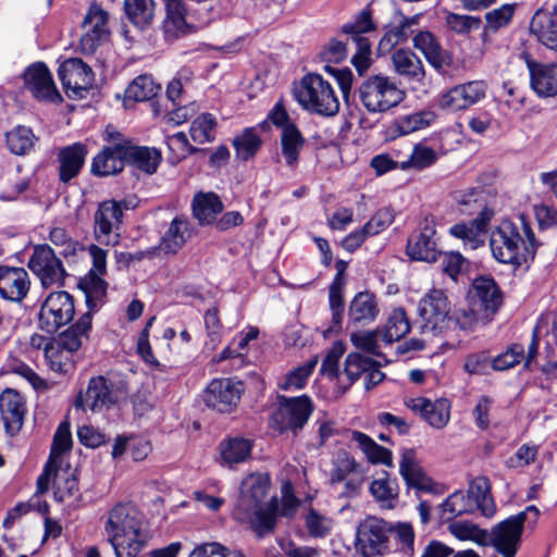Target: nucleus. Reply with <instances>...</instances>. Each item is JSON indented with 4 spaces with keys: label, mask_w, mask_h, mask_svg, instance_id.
<instances>
[{
    "label": "nucleus",
    "mask_w": 557,
    "mask_h": 557,
    "mask_svg": "<svg viewBox=\"0 0 557 557\" xmlns=\"http://www.w3.org/2000/svg\"><path fill=\"white\" fill-rule=\"evenodd\" d=\"M166 18L164 29L174 36L184 35L193 26L189 9L184 0H165Z\"/></svg>",
    "instance_id": "72a5a7b5"
},
{
    "label": "nucleus",
    "mask_w": 557,
    "mask_h": 557,
    "mask_svg": "<svg viewBox=\"0 0 557 557\" xmlns=\"http://www.w3.org/2000/svg\"><path fill=\"white\" fill-rule=\"evenodd\" d=\"M305 527L311 537L324 539L331 534L334 520L310 507L305 516Z\"/></svg>",
    "instance_id": "864d4df0"
},
{
    "label": "nucleus",
    "mask_w": 557,
    "mask_h": 557,
    "mask_svg": "<svg viewBox=\"0 0 557 557\" xmlns=\"http://www.w3.org/2000/svg\"><path fill=\"white\" fill-rule=\"evenodd\" d=\"M30 277L24 268L0 265V296L12 302H22L30 289Z\"/></svg>",
    "instance_id": "412c9836"
},
{
    "label": "nucleus",
    "mask_w": 557,
    "mask_h": 557,
    "mask_svg": "<svg viewBox=\"0 0 557 557\" xmlns=\"http://www.w3.org/2000/svg\"><path fill=\"white\" fill-rule=\"evenodd\" d=\"M25 413V399L17 391L7 388L0 394V416L8 434L14 435L21 430Z\"/></svg>",
    "instance_id": "393cba45"
},
{
    "label": "nucleus",
    "mask_w": 557,
    "mask_h": 557,
    "mask_svg": "<svg viewBox=\"0 0 557 557\" xmlns=\"http://www.w3.org/2000/svg\"><path fill=\"white\" fill-rule=\"evenodd\" d=\"M126 150L127 163H131L147 174H152L157 171L161 161V154L157 149L133 146L126 140Z\"/></svg>",
    "instance_id": "ea45409f"
},
{
    "label": "nucleus",
    "mask_w": 557,
    "mask_h": 557,
    "mask_svg": "<svg viewBox=\"0 0 557 557\" xmlns=\"http://www.w3.org/2000/svg\"><path fill=\"white\" fill-rule=\"evenodd\" d=\"M280 406L273 413L272 420L281 432L293 431L296 433L307 423L313 410L311 399L306 396L285 397L280 396Z\"/></svg>",
    "instance_id": "9b49d317"
},
{
    "label": "nucleus",
    "mask_w": 557,
    "mask_h": 557,
    "mask_svg": "<svg viewBox=\"0 0 557 557\" xmlns=\"http://www.w3.org/2000/svg\"><path fill=\"white\" fill-rule=\"evenodd\" d=\"M123 209H128L126 201L106 200L99 203L95 214V235L98 240L116 243L123 223Z\"/></svg>",
    "instance_id": "4468645a"
},
{
    "label": "nucleus",
    "mask_w": 557,
    "mask_h": 557,
    "mask_svg": "<svg viewBox=\"0 0 557 557\" xmlns=\"http://www.w3.org/2000/svg\"><path fill=\"white\" fill-rule=\"evenodd\" d=\"M103 274L88 272L79 280L78 286L85 293L88 306H91L106 295L107 283L101 277Z\"/></svg>",
    "instance_id": "052dcab7"
},
{
    "label": "nucleus",
    "mask_w": 557,
    "mask_h": 557,
    "mask_svg": "<svg viewBox=\"0 0 557 557\" xmlns=\"http://www.w3.org/2000/svg\"><path fill=\"white\" fill-rule=\"evenodd\" d=\"M159 89L160 86L153 82L151 76L140 75L128 85L125 96L135 101H147L153 98Z\"/></svg>",
    "instance_id": "4d7b16f0"
},
{
    "label": "nucleus",
    "mask_w": 557,
    "mask_h": 557,
    "mask_svg": "<svg viewBox=\"0 0 557 557\" xmlns=\"http://www.w3.org/2000/svg\"><path fill=\"white\" fill-rule=\"evenodd\" d=\"M451 306L444 290L433 288L419 302L422 329L434 334L449 330Z\"/></svg>",
    "instance_id": "6e6552de"
},
{
    "label": "nucleus",
    "mask_w": 557,
    "mask_h": 557,
    "mask_svg": "<svg viewBox=\"0 0 557 557\" xmlns=\"http://www.w3.org/2000/svg\"><path fill=\"white\" fill-rule=\"evenodd\" d=\"M351 441L359 446V448L364 453L370 462L382 463L387 467L393 466L392 451L376 444L367 434L359 431H354L351 433Z\"/></svg>",
    "instance_id": "37998d69"
},
{
    "label": "nucleus",
    "mask_w": 557,
    "mask_h": 557,
    "mask_svg": "<svg viewBox=\"0 0 557 557\" xmlns=\"http://www.w3.org/2000/svg\"><path fill=\"white\" fill-rule=\"evenodd\" d=\"M519 225L503 221L491 234L493 257L502 263L521 265L533 258L539 247L535 235L524 214L519 215Z\"/></svg>",
    "instance_id": "f03ea898"
},
{
    "label": "nucleus",
    "mask_w": 557,
    "mask_h": 557,
    "mask_svg": "<svg viewBox=\"0 0 557 557\" xmlns=\"http://www.w3.org/2000/svg\"><path fill=\"white\" fill-rule=\"evenodd\" d=\"M360 471L363 469L354 458L347 454L338 455L330 474V483L332 486H336Z\"/></svg>",
    "instance_id": "680f3d73"
},
{
    "label": "nucleus",
    "mask_w": 557,
    "mask_h": 557,
    "mask_svg": "<svg viewBox=\"0 0 557 557\" xmlns=\"http://www.w3.org/2000/svg\"><path fill=\"white\" fill-rule=\"evenodd\" d=\"M108 139L112 144L102 148V150L94 158L91 172L98 176L114 175L125 166L126 163V140L122 138L119 132L106 129Z\"/></svg>",
    "instance_id": "ddd939ff"
},
{
    "label": "nucleus",
    "mask_w": 557,
    "mask_h": 557,
    "mask_svg": "<svg viewBox=\"0 0 557 557\" xmlns=\"http://www.w3.org/2000/svg\"><path fill=\"white\" fill-rule=\"evenodd\" d=\"M276 500L273 499L270 503L256 506L253 512H235V516L240 521L248 522L250 528L258 537H262L265 534L271 533L276 525Z\"/></svg>",
    "instance_id": "7c9ffc66"
},
{
    "label": "nucleus",
    "mask_w": 557,
    "mask_h": 557,
    "mask_svg": "<svg viewBox=\"0 0 557 557\" xmlns=\"http://www.w3.org/2000/svg\"><path fill=\"white\" fill-rule=\"evenodd\" d=\"M236 157L240 160H248L253 157L261 146V139L253 128H246L240 135L233 139Z\"/></svg>",
    "instance_id": "13d9d810"
},
{
    "label": "nucleus",
    "mask_w": 557,
    "mask_h": 557,
    "mask_svg": "<svg viewBox=\"0 0 557 557\" xmlns=\"http://www.w3.org/2000/svg\"><path fill=\"white\" fill-rule=\"evenodd\" d=\"M54 488V498L59 502H65L74 497L78 492V482L70 467L62 468V463L54 466L50 483Z\"/></svg>",
    "instance_id": "a19ab883"
},
{
    "label": "nucleus",
    "mask_w": 557,
    "mask_h": 557,
    "mask_svg": "<svg viewBox=\"0 0 557 557\" xmlns=\"http://www.w3.org/2000/svg\"><path fill=\"white\" fill-rule=\"evenodd\" d=\"M407 252L414 260L435 262L441 251L437 248L434 227L425 225L413 234L408 240Z\"/></svg>",
    "instance_id": "c85d7f7f"
},
{
    "label": "nucleus",
    "mask_w": 557,
    "mask_h": 557,
    "mask_svg": "<svg viewBox=\"0 0 557 557\" xmlns=\"http://www.w3.org/2000/svg\"><path fill=\"white\" fill-rule=\"evenodd\" d=\"M104 532L116 557H136L147 540L144 516L131 503H119L109 510Z\"/></svg>",
    "instance_id": "f257e3e1"
},
{
    "label": "nucleus",
    "mask_w": 557,
    "mask_h": 557,
    "mask_svg": "<svg viewBox=\"0 0 557 557\" xmlns=\"http://www.w3.org/2000/svg\"><path fill=\"white\" fill-rule=\"evenodd\" d=\"M399 473L408 490H414L419 498L422 493L441 495L443 488L422 468L416 451L404 448L400 455Z\"/></svg>",
    "instance_id": "9d476101"
},
{
    "label": "nucleus",
    "mask_w": 557,
    "mask_h": 557,
    "mask_svg": "<svg viewBox=\"0 0 557 557\" xmlns=\"http://www.w3.org/2000/svg\"><path fill=\"white\" fill-rule=\"evenodd\" d=\"M405 92L388 76L372 75L359 86V99L371 113H382L397 107Z\"/></svg>",
    "instance_id": "20e7f679"
},
{
    "label": "nucleus",
    "mask_w": 557,
    "mask_h": 557,
    "mask_svg": "<svg viewBox=\"0 0 557 557\" xmlns=\"http://www.w3.org/2000/svg\"><path fill=\"white\" fill-rule=\"evenodd\" d=\"M27 265L38 276L45 288L63 285L65 269L49 245H36Z\"/></svg>",
    "instance_id": "f8f14e48"
},
{
    "label": "nucleus",
    "mask_w": 557,
    "mask_h": 557,
    "mask_svg": "<svg viewBox=\"0 0 557 557\" xmlns=\"http://www.w3.org/2000/svg\"><path fill=\"white\" fill-rule=\"evenodd\" d=\"M109 14L98 4H91L83 21L85 33L81 38V51L84 54L94 53L107 40Z\"/></svg>",
    "instance_id": "2eb2a0df"
},
{
    "label": "nucleus",
    "mask_w": 557,
    "mask_h": 557,
    "mask_svg": "<svg viewBox=\"0 0 557 557\" xmlns=\"http://www.w3.org/2000/svg\"><path fill=\"white\" fill-rule=\"evenodd\" d=\"M371 367V358L364 357L359 352H350L346 357L344 374L348 380V386L356 382L367 369Z\"/></svg>",
    "instance_id": "338daca9"
},
{
    "label": "nucleus",
    "mask_w": 557,
    "mask_h": 557,
    "mask_svg": "<svg viewBox=\"0 0 557 557\" xmlns=\"http://www.w3.org/2000/svg\"><path fill=\"white\" fill-rule=\"evenodd\" d=\"M282 153L286 164L295 168L298 163L300 151L305 146V138L294 124L285 125L281 134Z\"/></svg>",
    "instance_id": "79ce46f5"
},
{
    "label": "nucleus",
    "mask_w": 557,
    "mask_h": 557,
    "mask_svg": "<svg viewBox=\"0 0 557 557\" xmlns=\"http://www.w3.org/2000/svg\"><path fill=\"white\" fill-rule=\"evenodd\" d=\"M530 33L546 48L557 51V3H545L530 21Z\"/></svg>",
    "instance_id": "f3484780"
},
{
    "label": "nucleus",
    "mask_w": 557,
    "mask_h": 557,
    "mask_svg": "<svg viewBox=\"0 0 557 557\" xmlns=\"http://www.w3.org/2000/svg\"><path fill=\"white\" fill-rule=\"evenodd\" d=\"M380 309L374 294L359 292L350 301L348 320L352 323H371L379 315Z\"/></svg>",
    "instance_id": "f704fd0d"
},
{
    "label": "nucleus",
    "mask_w": 557,
    "mask_h": 557,
    "mask_svg": "<svg viewBox=\"0 0 557 557\" xmlns=\"http://www.w3.org/2000/svg\"><path fill=\"white\" fill-rule=\"evenodd\" d=\"M472 496L478 509L485 517L494 516L496 506L491 494V483L486 476H479L474 479L467 492Z\"/></svg>",
    "instance_id": "c03bdc74"
},
{
    "label": "nucleus",
    "mask_w": 557,
    "mask_h": 557,
    "mask_svg": "<svg viewBox=\"0 0 557 557\" xmlns=\"http://www.w3.org/2000/svg\"><path fill=\"white\" fill-rule=\"evenodd\" d=\"M85 157L86 149L82 144H74L61 149L58 156L60 181L67 183L77 176L84 164Z\"/></svg>",
    "instance_id": "c9c22d12"
},
{
    "label": "nucleus",
    "mask_w": 557,
    "mask_h": 557,
    "mask_svg": "<svg viewBox=\"0 0 557 557\" xmlns=\"http://www.w3.org/2000/svg\"><path fill=\"white\" fill-rule=\"evenodd\" d=\"M35 139L34 133L26 126H16L8 132L5 136L10 151L18 156L28 153L34 147Z\"/></svg>",
    "instance_id": "3c124183"
},
{
    "label": "nucleus",
    "mask_w": 557,
    "mask_h": 557,
    "mask_svg": "<svg viewBox=\"0 0 557 557\" xmlns=\"http://www.w3.org/2000/svg\"><path fill=\"white\" fill-rule=\"evenodd\" d=\"M223 210V203L214 193H199L193 200V213L199 224H211Z\"/></svg>",
    "instance_id": "58836bf2"
},
{
    "label": "nucleus",
    "mask_w": 557,
    "mask_h": 557,
    "mask_svg": "<svg viewBox=\"0 0 557 557\" xmlns=\"http://www.w3.org/2000/svg\"><path fill=\"white\" fill-rule=\"evenodd\" d=\"M435 119L432 111H418L408 115L399 116L395 123V129L400 135H407L428 127Z\"/></svg>",
    "instance_id": "603ef678"
},
{
    "label": "nucleus",
    "mask_w": 557,
    "mask_h": 557,
    "mask_svg": "<svg viewBox=\"0 0 557 557\" xmlns=\"http://www.w3.org/2000/svg\"><path fill=\"white\" fill-rule=\"evenodd\" d=\"M413 47L420 50L429 64L438 73H445L451 65V55L444 50L435 36L428 32H419L412 39Z\"/></svg>",
    "instance_id": "cd10ccee"
},
{
    "label": "nucleus",
    "mask_w": 557,
    "mask_h": 557,
    "mask_svg": "<svg viewBox=\"0 0 557 557\" xmlns=\"http://www.w3.org/2000/svg\"><path fill=\"white\" fill-rule=\"evenodd\" d=\"M389 525L377 518L366 519L357 530L356 549L362 557H382L389 549Z\"/></svg>",
    "instance_id": "1a4fd4ad"
},
{
    "label": "nucleus",
    "mask_w": 557,
    "mask_h": 557,
    "mask_svg": "<svg viewBox=\"0 0 557 557\" xmlns=\"http://www.w3.org/2000/svg\"><path fill=\"white\" fill-rule=\"evenodd\" d=\"M391 63L394 72L408 83L423 85L426 72L422 60L408 48L392 52Z\"/></svg>",
    "instance_id": "a878e982"
},
{
    "label": "nucleus",
    "mask_w": 557,
    "mask_h": 557,
    "mask_svg": "<svg viewBox=\"0 0 557 557\" xmlns=\"http://www.w3.org/2000/svg\"><path fill=\"white\" fill-rule=\"evenodd\" d=\"M318 360V356H314L306 364L289 372L286 375L284 383L281 385V388L286 391L302 388L315 368Z\"/></svg>",
    "instance_id": "69168bd1"
},
{
    "label": "nucleus",
    "mask_w": 557,
    "mask_h": 557,
    "mask_svg": "<svg viewBox=\"0 0 557 557\" xmlns=\"http://www.w3.org/2000/svg\"><path fill=\"white\" fill-rule=\"evenodd\" d=\"M410 331V323L403 308L394 309L385 324L381 329L382 343L391 345L405 337Z\"/></svg>",
    "instance_id": "a18cd8bd"
},
{
    "label": "nucleus",
    "mask_w": 557,
    "mask_h": 557,
    "mask_svg": "<svg viewBox=\"0 0 557 557\" xmlns=\"http://www.w3.org/2000/svg\"><path fill=\"white\" fill-rule=\"evenodd\" d=\"M417 24V17H401L398 25L388 28L379 42V51L386 54L393 49L405 42L409 37V28Z\"/></svg>",
    "instance_id": "49530a36"
},
{
    "label": "nucleus",
    "mask_w": 557,
    "mask_h": 557,
    "mask_svg": "<svg viewBox=\"0 0 557 557\" xmlns=\"http://www.w3.org/2000/svg\"><path fill=\"white\" fill-rule=\"evenodd\" d=\"M215 120L209 113L197 116L190 125V137L197 144L210 143L214 139Z\"/></svg>",
    "instance_id": "e2e57ef3"
},
{
    "label": "nucleus",
    "mask_w": 557,
    "mask_h": 557,
    "mask_svg": "<svg viewBox=\"0 0 557 557\" xmlns=\"http://www.w3.org/2000/svg\"><path fill=\"white\" fill-rule=\"evenodd\" d=\"M188 557H246L238 552H230L225 546L216 543H203L197 545Z\"/></svg>",
    "instance_id": "774afa93"
},
{
    "label": "nucleus",
    "mask_w": 557,
    "mask_h": 557,
    "mask_svg": "<svg viewBox=\"0 0 557 557\" xmlns=\"http://www.w3.org/2000/svg\"><path fill=\"white\" fill-rule=\"evenodd\" d=\"M350 341L356 348L379 356L382 342L381 329L355 332L350 335Z\"/></svg>",
    "instance_id": "0e129e2a"
},
{
    "label": "nucleus",
    "mask_w": 557,
    "mask_h": 557,
    "mask_svg": "<svg viewBox=\"0 0 557 557\" xmlns=\"http://www.w3.org/2000/svg\"><path fill=\"white\" fill-rule=\"evenodd\" d=\"M296 99L307 111L322 116H333L339 110V101L331 84L319 74H308L296 89Z\"/></svg>",
    "instance_id": "7ed1b4c3"
},
{
    "label": "nucleus",
    "mask_w": 557,
    "mask_h": 557,
    "mask_svg": "<svg viewBox=\"0 0 557 557\" xmlns=\"http://www.w3.org/2000/svg\"><path fill=\"white\" fill-rule=\"evenodd\" d=\"M240 393L242 383L231 379H216L208 385L203 400L208 407L220 412H227L237 405Z\"/></svg>",
    "instance_id": "a211bd4d"
},
{
    "label": "nucleus",
    "mask_w": 557,
    "mask_h": 557,
    "mask_svg": "<svg viewBox=\"0 0 557 557\" xmlns=\"http://www.w3.org/2000/svg\"><path fill=\"white\" fill-rule=\"evenodd\" d=\"M221 458L228 466L246 461L250 454L252 444L242 437H233L221 443Z\"/></svg>",
    "instance_id": "8fccbe9b"
},
{
    "label": "nucleus",
    "mask_w": 557,
    "mask_h": 557,
    "mask_svg": "<svg viewBox=\"0 0 557 557\" xmlns=\"http://www.w3.org/2000/svg\"><path fill=\"white\" fill-rule=\"evenodd\" d=\"M405 405L416 414L424 419L432 428L443 429L450 419V403L445 398L434 401L424 398H409Z\"/></svg>",
    "instance_id": "5701e85b"
},
{
    "label": "nucleus",
    "mask_w": 557,
    "mask_h": 557,
    "mask_svg": "<svg viewBox=\"0 0 557 557\" xmlns=\"http://www.w3.org/2000/svg\"><path fill=\"white\" fill-rule=\"evenodd\" d=\"M124 11L131 23L144 29L153 20L154 2L153 0H124Z\"/></svg>",
    "instance_id": "de8ad7c7"
},
{
    "label": "nucleus",
    "mask_w": 557,
    "mask_h": 557,
    "mask_svg": "<svg viewBox=\"0 0 557 557\" xmlns=\"http://www.w3.org/2000/svg\"><path fill=\"white\" fill-rule=\"evenodd\" d=\"M369 491L382 508H395L399 496V485L396 479L389 478L387 472H383L381 478L374 479L370 483Z\"/></svg>",
    "instance_id": "4c0bfd02"
},
{
    "label": "nucleus",
    "mask_w": 557,
    "mask_h": 557,
    "mask_svg": "<svg viewBox=\"0 0 557 557\" xmlns=\"http://www.w3.org/2000/svg\"><path fill=\"white\" fill-rule=\"evenodd\" d=\"M374 29L375 24L368 9L362 10L352 22L343 26V32L349 36L348 38H350V44L354 46L355 50L351 62L360 74L370 66L371 62V44L362 34Z\"/></svg>",
    "instance_id": "0eeeda50"
},
{
    "label": "nucleus",
    "mask_w": 557,
    "mask_h": 557,
    "mask_svg": "<svg viewBox=\"0 0 557 557\" xmlns=\"http://www.w3.org/2000/svg\"><path fill=\"white\" fill-rule=\"evenodd\" d=\"M483 218H474L469 222H461L449 228V234L462 240L465 247L474 250L484 245L487 232L488 214Z\"/></svg>",
    "instance_id": "2f4dec72"
},
{
    "label": "nucleus",
    "mask_w": 557,
    "mask_h": 557,
    "mask_svg": "<svg viewBox=\"0 0 557 557\" xmlns=\"http://www.w3.org/2000/svg\"><path fill=\"white\" fill-rule=\"evenodd\" d=\"M270 488L268 474L252 473L244 479L240 495L236 504L235 512H253L256 506L265 505L263 502Z\"/></svg>",
    "instance_id": "aec40b11"
},
{
    "label": "nucleus",
    "mask_w": 557,
    "mask_h": 557,
    "mask_svg": "<svg viewBox=\"0 0 557 557\" xmlns=\"http://www.w3.org/2000/svg\"><path fill=\"white\" fill-rule=\"evenodd\" d=\"M441 507L444 515L448 513V516L445 517L446 519L472 512L475 508L478 509L472 496L462 491L453 493Z\"/></svg>",
    "instance_id": "6e6d98bb"
},
{
    "label": "nucleus",
    "mask_w": 557,
    "mask_h": 557,
    "mask_svg": "<svg viewBox=\"0 0 557 557\" xmlns=\"http://www.w3.org/2000/svg\"><path fill=\"white\" fill-rule=\"evenodd\" d=\"M437 153L432 148L418 144L413 147L409 158L399 163L401 170L417 169L423 170L435 163Z\"/></svg>",
    "instance_id": "bf43d9fd"
},
{
    "label": "nucleus",
    "mask_w": 557,
    "mask_h": 557,
    "mask_svg": "<svg viewBox=\"0 0 557 557\" xmlns=\"http://www.w3.org/2000/svg\"><path fill=\"white\" fill-rule=\"evenodd\" d=\"M527 66L531 87L540 97L557 95V62L540 63L528 58Z\"/></svg>",
    "instance_id": "bb28decb"
},
{
    "label": "nucleus",
    "mask_w": 557,
    "mask_h": 557,
    "mask_svg": "<svg viewBox=\"0 0 557 557\" xmlns=\"http://www.w3.org/2000/svg\"><path fill=\"white\" fill-rule=\"evenodd\" d=\"M193 236V227L184 215L175 216L163 233L159 248L164 253H177Z\"/></svg>",
    "instance_id": "c756f323"
},
{
    "label": "nucleus",
    "mask_w": 557,
    "mask_h": 557,
    "mask_svg": "<svg viewBox=\"0 0 557 557\" xmlns=\"http://www.w3.org/2000/svg\"><path fill=\"white\" fill-rule=\"evenodd\" d=\"M71 446L72 436L70 431V423L64 421L59 425L53 436L49 460L45 467L44 472L37 479V493L44 494L49 490L50 478L52 471L54 470V466L62 463L61 455L70 450Z\"/></svg>",
    "instance_id": "b1692460"
},
{
    "label": "nucleus",
    "mask_w": 557,
    "mask_h": 557,
    "mask_svg": "<svg viewBox=\"0 0 557 557\" xmlns=\"http://www.w3.org/2000/svg\"><path fill=\"white\" fill-rule=\"evenodd\" d=\"M486 85L483 81H472L457 85L446 91L441 99V106L450 111L467 109L485 97Z\"/></svg>",
    "instance_id": "4be33fe9"
},
{
    "label": "nucleus",
    "mask_w": 557,
    "mask_h": 557,
    "mask_svg": "<svg viewBox=\"0 0 557 557\" xmlns=\"http://www.w3.org/2000/svg\"><path fill=\"white\" fill-rule=\"evenodd\" d=\"M471 293L485 311L495 313L503 305V294L492 277H476L472 283Z\"/></svg>",
    "instance_id": "473e14b6"
},
{
    "label": "nucleus",
    "mask_w": 557,
    "mask_h": 557,
    "mask_svg": "<svg viewBox=\"0 0 557 557\" xmlns=\"http://www.w3.org/2000/svg\"><path fill=\"white\" fill-rule=\"evenodd\" d=\"M75 313L73 297L66 292H54L42 302L39 314V329L48 334L55 333L72 321Z\"/></svg>",
    "instance_id": "423d86ee"
},
{
    "label": "nucleus",
    "mask_w": 557,
    "mask_h": 557,
    "mask_svg": "<svg viewBox=\"0 0 557 557\" xmlns=\"http://www.w3.org/2000/svg\"><path fill=\"white\" fill-rule=\"evenodd\" d=\"M128 395L126 383L113 382L103 376L90 379L85 393H79L75 407L84 411H102L123 403Z\"/></svg>",
    "instance_id": "39448f33"
},
{
    "label": "nucleus",
    "mask_w": 557,
    "mask_h": 557,
    "mask_svg": "<svg viewBox=\"0 0 557 557\" xmlns=\"http://www.w3.org/2000/svg\"><path fill=\"white\" fill-rule=\"evenodd\" d=\"M59 77L69 97H83L94 84V73L81 59H69L59 67Z\"/></svg>",
    "instance_id": "dca6fc26"
},
{
    "label": "nucleus",
    "mask_w": 557,
    "mask_h": 557,
    "mask_svg": "<svg viewBox=\"0 0 557 557\" xmlns=\"http://www.w3.org/2000/svg\"><path fill=\"white\" fill-rule=\"evenodd\" d=\"M90 329L91 314L87 312L83 314L73 326L64 331L58 338H52L51 341L73 354L78 350L83 342L88 338Z\"/></svg>",
    "instance_id": "e433bc0d"
},
{
    "label": "nucleus",
    "mask_w": 557,
    "mask_h": 557,
    "mask_svg": "<svg viewBox=\"0 0 557 557\" xmlns=\"http://www.w3.org/2000/svg\"><path fill=\"white\" fill-rule=\"evenodd\" d=\"M24 82L38 100L49 102H60L62 100L50 71L41 62L34 63L27 67L24 73Z\"/></svg>",
    "instance_id": "6ab92c4d"
},
{
    "label": "nucleus",
    "mask_w": 557,
    "mask_h": 557,
    "mask_svg": "<svg viewBox=\"0 0 557 557\" xmlns=\"http://www.w3.org/2000/svg\"><path fill=\"white\" fill-rule=\"evenodd\" d=\"M458 203L459 210L463 214H476V218H483L485 216L484 213H487L488 220H491L493 216V211L487 208L483 191L473 189L467 194H463L458 200Z\"/></svg>",
    "instance_id": "5fc2aeb1"
},
{
    "label": "nucleus",
    "mask_w": 557,
    "mask_h": 557,
    "mask_svg": "<svg viewBox=\"0 0 557 557\" xmlns=\"http://www.w3.org/2000/svg\"><path fill=\"white\" fill-rule=\"evenodd\" d=\"M45 358L49 368L57 373L66 374L74 368L73 354L51 339L45 344Z\"/></svg>",
    "instance_id": "09e8293b"
}]
</instances>
